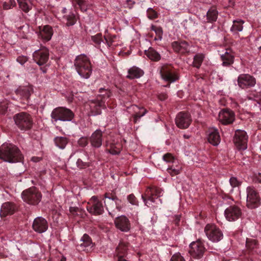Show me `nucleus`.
<instances>
[{"label":"nucleus","mask_w":261,"mask_h":261,"mask_svg":"<svg viewBox=\"0 0 261 261\" xmlns=\"http://www.w3.org/2000/svg\"><path fill=\"white\" fill-rule=\"evenodd\" d=\"M0 159L9 163L21 162L22 154L15 145L10 143H4L0 146Z\"/></svg>","instance_id":"nucleus-1"},{"label":"nucleus","mask_w":261,"mask_h":261,"mask_svg":"<svg viewBox=\"0 0 261 261\" xmlns=\"http://www.w3.org/2000/svg\"><path fill=\"white\" fill-rule=\"evenodd\" d=\"M74 65L78 74L84 79H88L92 73V67L89 59L84 54L77 56Z\"/></svg>","instance_id":"nucleus-2"},{"label":"nucleus","mask_w":261,"mask_h":261,"mask_svg":"<svg viewBox=\"0 0 261 261\" xmlns=\"http://www.w3.org/2000/svg\"><path fill=\"white\" fill-rule=\"evenodd\" d=\"M21 197L23 200L27 203L37 205L41 200L42 194L36 187H32L24 190L21 194Z\"/></svg>","instance_id":"nucleus-3"},{"label":"nucleus","mask_w":261,"mask_h":261,"mask_svg":"<svg viewBox=\"0 0 261 261\" xmlns=\"http://www.w3.org/2000/svg\"><path fill=\"white\" fill-rule=\"evenodd\" d=\"M15 124L21 130L30 129L33 125V120L30 114L26 112H20L13 116Z\"/></svg>","instance_id":"nucleus-4"},{"label":"nucleus","mask_w":261,"mask_h":261,"mask_svg":"<svg viewBox=\"0 0 261 261\" xmlns=\"http://www.w3.org/2000/svg\"><path fill=\"white\" fill-rule=\"evenodd\" d=\"M74 114L70 109L65 107H58L54 109L51 117L55 121H70L74 118Z\"/></svg>","instance_id":"nucleus-5"},{"label":"nucleus","mask_w":261,"mask_h":261,"mask_svg":"<svg viewBox=\"0 0 261 261\" xmlns=\"http://www.w3.org/2000/svg\"><path fill=\"white\" fill-rule=\"evenodd\" d=\"M247 199L246 205L250 209L257 207L260 203V198L256 189L252 186L246 189Z\"/></svg>","instance_id":"nucleus-6"},{"label":"nucleus","mask_w":261,"mask_h":261,"mask_svg":"<svg viewBox=\"0 0 261 261\" xmlns=\"http://www.w3.org/2000/svg\"><path fill=\"white\" fill-rule=\"evenodd\" d=\"M162 190L155 186L149 187L147 188L144 195H142V198L147 206H150L152 203L155 202V198L162 196Z\"/></svg>","instance_id":"nucleus-7"},{"label":"nucleus","mask_w":261,"mask_h":261,"mask_svg":"<svg viewBox=\"0 0 261 261\" xmlns=\"http://www.w3.org/2000/svg\"><path fill=\"white\" fill-rule=\"evenodd\" d=\"M205 250L203 242L201 239L192 242L189 245V253L194 258H201Z\"/></svg>","instance_id":"nucleus-8"},{"label":"nucleus","mask_w":261,"mask_h":261,"mask_svg":"<svg viewBox=\"0 0 261 261\" xmlns=\"http://www.w3.org/2000/svg\"><path fill=\"white\" fill-rule=\"evenodd\" d=\"M204 232L208 239L213 242L220 241L223 237L221 230L215 225L207 224L204 228Z\"/></svg>","instance_id":"nucleus-9"},{"label":"nucleus","mask_w":261,"mask_h":261,"mask_svg":"<svg viewBox=\"0 0 261 261\" xmlns=\"http://www.w3.org/2000/svg\"><path fill=\"white\" fill-rule=\"evenodd\" d=\"M74 155H75L76 159V166L79 169H85L91 166V162L89 159V155L87 151H81L77 154L74 153L70 156V158Z\"/></svg>","instance_id":"nucleus-10"},{"label":"nucleus","mask_w":261,"mask_h":261,"mask_svg":"<svg viewBox=\"0 0 261 261\" xmlns=\"http://www.w3.org/2000/svg\"><path fill=\"white\" fill-rule=\"evenodd\" d=\"M103 100L96 98L95 99L91 100L88 101V106L89 107V116H96L101 113V109L106 108L105 104Z\"/></svg>","instance_id":"nucleus-11"},{"label":"nucleus","mask_w":261,"mask_h":261,"mask_svg":"<svg viewBox=\"0 0 261 261\" xmlns=\"http://www.w3.org/2000/svg\"><path fill=\"white\" fill-rule=\"evenodd\" d=\"M242 212L241 208L236 205H231L227 207L224 211L226 219L229 221H234L240 218Z\"/></svg>","instance_id":"nucleus-12"},{"label":"nucleus","mask_w":261,"mask_h":261,"mask_svg":"<svg viewBox=\"0 0 261 261\" xmlns=\"http://www.w3.org/2000/svg\"><path fill=\"white\" fill-rule=\"evenodd\" d=\"M238 84L242 89H247L255 86L256 80L249 74H241L238 77Z\"/></svg>","instance_id":"nucleus-13"},{"label":"nucleus","mask_w":261,"mask_h":261,"mask_svg":"<svg viewBox=\"0 0 261 261\" xmlns=\"http://www.w3.org/2000/svg\"><path fill=\"white\" fill-rule=\"evenodd\" d=\"M34 61L39 66L45 64L49 58L48 50L46 48L35 50L33 54Z\"/></svg>","instance_id":"nucleus-14"},{"label":"nucleus","mask_w":261,"mask_h":261,"mask_svg":"<svg viewBox=\"0 0 261 261\" xmlns=\"http://www.w3.org/2000/svg\"><path fill=\"white\" fill-rule=\"evenodd\" d=\"M248 137L244 130H237L236 132L234 142L239 149L245 150L247 148Z\"/></svg>","instance_id":"nucleus-15"},{"label":"nucleus","mask_w":261,"mask_h":261,"mask_svg":"<svg viewBox=\"0 0 261 261\" xmlns=\"http://www.w3.org/2000/svg\"><path fill=\"white\" fill-rule=\"evenodd\" d=\"M218 119L224 125L231 124L234 120V114L230 110L223 109L219 113Z\"/></svg>","instance_id":"nucleus-16"},{"label":"nucleus","mask_w":261,"mask_h":261,"mask_svg":"<svg viewBox=\"0 0 261 261\" xmlns=\"http://www.w3.org/2000/svg\"><path fill=\"white\" fill-rule=\"evenodd\" d=\"M116 227L123 232H127L130 230V223L128 219L122 215L116 218L114 221Z\"/></svg>","instance_id":"nucleus-17"},{"label":"nucleus","mask_w":261,"mask_h":261,"mask_svg":"<svg viewBox=\"0 0 261 261\" xmlns=\"http://www.w3.org/2000/svg\"><path fill=\"white\" fill-rule=\"evenodd\" d=\"M33 229L38 233H43L46 231L48 228L47 221L41 217L35 218L32 225Z\"/></svg>","instance_id":"nucleus-18"},{"label":"nucleus","mask_w":261,"mask_h":261,"mask_svg":"<svg viewBox=\"0 0 261 261\" xmlns=\"http://www.w3.org/2000/svg\"><path fill=\"white\" fill-rule=\"evenodd\" d=\"M91 238L87 234H84L77 244V247L81 251H90L94 247Z\"/></svg>","instance_id":"nucleus-19"},{"label":"nucleus","mask_w":261,"mask_h":261,"mask_svg":"<svg viewBox=\"0 0 261 261\" xmlns=\"http://www.w3.org/2000/svg\"><path fill=\"white\" fill-rule=\"evenodd\" d=\"M89 141L91 146L94 148L101 147L102 142V132L100 129H96L90 137Z\"/></svg>","instance_id":"nucleus-20"},{"label":"nucleus","mask_w":261,"mask_h":261,"mask_svg":"<svg viewBox=\"0 0 261 261\" xmlns=\"http://www.w3.org/2000/svg\"><path fill=\"white\" fill-rule=\"evenodd\" d=\"M17 210V207L13 202H6L2 205L0 216L1 217H5L8 215H12Z\"/></svg>","instance_id":"nucleus-21"},{"label":"nucleus","mask_w":261,"mask_h":261,"mask_svg":"<svg viewBox=\"0 0 261 261\" xmlns=\"http://www.w3.org/2000/svg\"><path fill=\"white\" fill-rule=\"evenodd\" d=\"M160 74L162 78L168 82H173L178 79L177 74L168 67H163Z\"/></svg>","instance_id":"nucleus-22"},{"label":"nucleus","mask_w":261,"mask_h":261,"mask_svg":"<svg viewBox=\"0 0 261 261\" xmlns=\"http://www.w3.org/2000/svg\"><path fill=\"white\" fill-rule=\"evenodd\" d=\"M208 141L214 146L218 145L220 142V137L217 129L210 128L207 136Z\"/></svg>","instance_id":"nucleus-23"},{"label":"nucleus","mask_w":261,"mask_h":261,"mask_svg":"<svg viewBox=\"0 0 261 261\" xmlns=\"http://www.w3.org/2000/svg\"><path fill=\"white\" fill-rule=\"evenodd\" d=\"M87 206V210L90 214L94 215H100L104 212V208L101 202H96Z\"/></svg>","instance_id":"nucleus-24"},{"label":"nucleus","mask_w":261,"mask_h":261,"mask_svg":"<svg viewBox=\"0 0 261 261\" xmlns=\"http://www.w3.org/2000/svg\"><path fill=\"white\" fill-rule=\"evenodd\" d=\"M104 198L105 199H107L108 200H105L104 203L105 204V206L106 207L107 210L109 211V214L112 217H114L112 213L109 211V206L110 205L112 204L113 201H115V203L116 205L118 204L117 202L120 201V200L118 198L117 196L115 193H106L104 195Z\"/></svg>","instance_id":"nucleus-25"},{"label":"nucleus","mask_w":261,"mask_h":261,"mask_svg":"<svg viewBox=\"0 0 261 261\" xmlns=\"http://www.w3.org/2000/svg\"><path fill=\"white\" fill-rule=\"evenodd\" d=\"M222 65L229 66L233 63L234 55L230 49H226L225 52L221 55Z\"/></svg>","instance_id":"nucleus-26"},{"label":"nucleus","mask_w":261,"mask_h":261,"mask_svg":"<svg viewBox=\"0 0 261 261\" xmlns=\"http://www.w3.org/2000/svg\"><path fill=\"white\" fill-rule=\"evenodd\" d=\"M105 38L102 36V34L100 33L97 34L95 35L91 36V40L94 43L95 46L99 48L101 50L102 49L106 48V43H105Z\"/></svg>","instance_id":"nucleus-27"},{"label":"nucleus","mask_w":261,"mask_h":261,"mask_svg":"<svg viewBox=\"0 0 261 261\" xmlns=\"http://www.w3.org/2000/svg\"><path fill=\"white\" fill-rule=\"evenodd\" d=\"M32 88L29 86L19 87L15 91L16 94L23 99H28L32 92Z\"/></svg>","instance_id":"nucleus-28"},{"label":"nucleus","mask_w":261,"mask_h":261,"mask_svg":"<svg viewBox=\"0 0 261 261\" xmlns=\"http://www.w3.org/2000/svg\"><path fill=\"white\" fill-rule=\"evenodd\" d=\"M144 74V71L136 66H133L128 70V74L126 76L127 79L134 80L139 79Z\"/></svg>","instance_id":"nucleus-29"},{"label":"nucleus","mask_w":261,"mask_h":261,"mask_svg":"<svg viewBox=\"0 0 261 261\" xmlns=\"http://www.w3.org/2000/svg\"><path fill=\"white\" fill-rule=\"evenodd\" d=\"M218 15V12L215 8H211L209 9L206 16L203 17V21L205 22L213 23L216 21Z\"/></svg>","instance_id":"nucleus-30"},{"label":"nucleus","mask_w":261,"mask_h":261,"mask_svg":"<svg viewBox=\"0 0 261 261\" xmlns=\"http://www.w3.org/2000/svg\"><path fill=\"white\" fill-rule=\"evenodd\" d=\"M53 34L52 28L46 25L43 27V29L40 31L39 36L44 41H48L50 40Z\"/></svg>","instance_id":"nucleus-31"},{"label":"nucleus","mask_w":261,"mask_h":261,"mask_svg":"<svg viewBox=\"0 0 261 261\" xmlns=\"http://www.w3.org/2000/svg\"><path fill=\"white\" fill-rule=\"evenodd\" d=\"M191 122L190 114L188 112H180V128H186L189 127Z\"/></svg>","instance_id":"nucleus-32"},{"label":"nucleus","mask_w":261,"mask_h":261,"mask_svg":"<svg viewBox=\"0 0 261 261\" xmlns=\"http://www.w3.org/2000/svg\"><path fill=\"white\" fill-rule=\"evenodd\" d=\"M55 145L61 149L65 148L69 142V139L65 137H56L54 139Z\"/></svg>","instance_id":"nucleus-33"},{"label":"nucleus","mask_w":261,"mask_h":261,"mask_svg":"<svg viewBox=\"0 0 261 261\" xmlns=\"http://www.w3.org/2000/svg\"><path fill=\"white\" fill-rule=\"evenodd\" d=\"M128 244L127 243L120 242L116 249L117 255L118 256L120 255L125 256L128 250Z\"/></svg>","instance_id":"nucleus-34"},{"label":"nucleus","mask_w":261,"mask_h":261,"mask_svg":"<svg viewBox=\"0 0 261 261\" xmlns=\"http://www.w3.org/2000/svg\"><path fill=\"white\" fill-rule=\"evenodd\" d=\"M19 8L24 12H28L32 8L30 0H17Z\"/></svg>","instance_id":"nucleus-35"},{"label":"nucleus","mask_w":261,"mask_h":261,"mask_svg":"<svg viewBox=\"0 0 261 261\" xmlns=\"http://www.w3.org/2000/svg\"><path fill=\"white\" fill-rule=\"evenodd\" d=\"M204 58L205 55L203 54L198 53L195 55L193 58V66L197 68H199L203 62Z\"/></svg>","instance_id":"nucleus-36"},{"label":"nucleus","mask_w":261,"mask_h":261,"mask_svg":"<svg viewBox=\"0 0 261 261\" xmlns=\"http://www.w3.org/2000/svg\"><path fill=\"white\" fill-rule=\"evenodd\" d=\"M244 21L241 19L234 20L233 21V24L230 29V31L233 33H238L242 31Z\"/></svg>","instance_id":"nucleus-37"},{"label":"nucleus","mask_w":261,"mask_h":261,"mask_svg":"<svg viewBox=\"0 0 261 261\" xmlns=\"http://www.w3.org/2000/svg\"><path fill=\"white\" fill-rule=\"evenodd\" d=\"M63 19L66 25L68 27L74 25L76 21L75 16L73 13H70L68 15H64Z\"/></svg>","instance_id":"nucleus-38"},{"label":"nucleus","mask_w":261,"mask_h":261,"mask_svg":"<svg viewBox=\"0 0 261 261\" xmlns=\"http://www.w3.org/2000/svg\"><path fill=\"white\" fill-rule=\"evenodd\" d=\"M145 55L151 60L159 61L160 59V55L152 48H149L148 50H145Z\"/></svg>","instance_id":"nucleus-39"},{"label":"nucleus","mask_w":261,"mask_h":261,"mask_svg":"<svg viewBox=\"0 0 261 261\" xmlns=\"http://www.w3.org/2000/svg\"><path fill=\"white\" fill-rule=\"evenodd\" d=\"M99 91L100 94L96 98L103 100V103L105 104L106 100L111 96V92L108 89L103 88H100Z\"/></svg>","instance_id":"nucleus-40"},{"label":"nucleus","mask_w":261,"mask_h":261,"mask_svg":"<svg viewBox=\"0 0 261 261\" xmlns=\"http://www.w3.org/2000/svg\"><path fill=\"white\" fill-rule=\"evenodd\" d=\"M118 38V36L116 35H110L109 36H108L107 37H106L105 38V43H106V48H109L113 45L116 46L117 45V44H113V43H114L115 40Z\"/></svg>","instance_id":"nucleus-41"},{"label":"nucleus","mask_w":261,"mask_h":261,"mask_svg":"<svg viewBox=\"0 0 261 261\" xmlns=\"http://www.w3.org/2000/svg\"><path fill=\"white\" fill-rule=\"evenodd\" d=\"M73 4L77 5L83 12H85L87 10V6L85 0H73Z\"/></svg>","instance_id":"nucleus-42"},{"label":"nucleus","mask_w":261,"mask_h":261,"mask_svg":"<svg viewBox=\"0 0 261 261\" xmlns=\"http://www.w3.org/2000/svg\"><path fill=\"white\" fill-rule=\"evenodd\" d=\"M73 4L77 5L83 12H85L87 10V6L85 0H73Z\"/></svg>","instance_id":"nucleus-43"},{"label":"nucleus","mask_w":261,"mask_h":261,"mask_svg":"<svg viewBox=\"0 0 261 261\" xmlns=\"http://www.w3.org/2000/svg\"><path fill=\"white\" fill-rule=\"evenodd\" d=\"M191 46L185 41H180V54L189 53Z\"/></svg>","instance_id":"nucleus-44"},{"label":"nucleus","mask_w":261,"mask_h":261,"mask_svg":"<svg viewBox=\"0 0 261 261\" xmlns=\"http://www.w3.org/2000/svg\"><path fill=\"white\" fill-rule=\"evenodd\" d=\"M258 244L255 240H247L246 241V246L250 250L253 251L257 247Z\"/></svg>","instance_id":"nucleus-45"},{"label":"nucleus","mask_w":261,"mask_h":261,"mask_svg":"<svg viewBox=\"0 0 261 261\" xmlns=\"http://www.w3.org/2000/svg\"><path fill=\"white\" fill-rule=\"evenodd\" d=\"M167 170L168 173H170L172 177L179 173V168L177 166H176V167H174L173 165L170 167H169Z\"/></svg>","instance_id":"nucleus-46"},{"label":"nucleus","mask_w":261,"mask_h":261,"mask_svg":"<svg viewBox=\"0 0 261 261\" xmlns=\"http://www.w3.org/2000/svg\"><path fill=\"white\" fill-rule=\"evenodd\" d=\"M229 183L232 188H233L239 187L241 185L242 182L239 181L237 177H231L229 179Z\"/></svg>","instance_id":"nucleus-47"},{"label":"nucleus","mask_w":261,"mask_h":261,"mask_svg":"<svg viewBox=\"0 0 261 261\" xmlns=\"http://www.w3.org/2000/svg\"><path fill=\"white\" fill-rule=\"evenodd\" d=\"M143 110V112H137L133 116L134 117V123H137V121L140 119L142 116H144L145 114L147 113V110L144 109V108H142Z\"/></svg>","instance_id":"nucleus-48"},{"label":"nucleus","mask_w":261,"mask_h":261,"mask_svg":"<svg viewBox=\"0 0 261 261\" xmlns=\"http://www.w3.org/2000/svg\"><path fill=\"white\" fill-rule=\"evenodd\" d=\"M78 145L82 147L86 146L88 144V139L86 137H81L77 141Z\"/></svg>","instance_id":"nucleus-49"},{"label":"nucleus","mask_w":261,"mask_h":261,"mask_svg":"<svg viewBox=\"0 0 261 261\" xmlns=\"http://www.w3.org/2000/svg\"><path fill=\"white\" fill-rule=\"evenodd\" d=\"M127 200L130 204L133 205H138V201L134 194H131L127 196Z\"/></svg>","instance_id":"nucleus-50"},{"label":"nucleus","mask_w":261,"mask_h":261,"mask_svg":"<svg viewBox=\"0 0 261 261\" xmlns=\"http://www.w3.org/2000/svg\"><path fill=\"white\" fill-rule=\"evenodd\" d=\"M151 30L154 31L155 33L161 37L163 34V30L162 28L158 27L155 25H152L151 27Z\"/></svg>","instance_id":"nucleus-51"},{"label":"nucleus","mask_w":261,"mask_h":261,"mask_svg":"<svg viewBox=\"0 0 261 261\" xmlns=\"http://www.w3.org/2000/svg\"><path fill=\"white\" fill-rule=\"evenodd\" d=\"M109 152L114 155L118 154L120 152V149L114 145H112L109 149Z\"/></svg>","instance_id":"nucleus-52"},{"label":"nucleus","mask_w":261,"mask_h":261,"mask_svg":"<svg viewBox=\"0 0 261 261\" xmlns=\"http://www.w3.org/2000/svg\"><path fill=\"white\" fill-rule=\"evenodd\" d=\"M172 47L174 51L177 53L179 52V43L178 41H174L171 44Z\"/></svg>","instance_id":"nucleus-53"},{"label":"nucleus","mask_w":261,"mask_h":261,"mask_svg":"<svg viewBox=\"0 0 261 261\" xmlns=\"http://www.w3.org/2000/svg\"><path fill=\"white\" fill-rule=\"evenodd\" d=\"M163 160L167 162H174V161H173L174 159H173V157L172 156L171 154L170 153L165 154L164 155H163Z\"/></svg>","instance_id":"nucleus-54"},{"label":"nucleus","mask_w":261,"mask_h":261,"mask_svg":"<svg viewBox=\"0 0 261 261\" xmlns=\"http://www.w3.org/2000/svg\"><path fill=\"white\" fill-rule=\"evenodd\" d=\"M28 61V58L26 56H19L17 58V61L21 65H23Z\"/></svg>","instance_id":"nucleus-55"},{"label":"nucleus","mask_w":261,"mask_h":261,"mask_svg":"<svg viewBox=\"0 0 261 261\" xmlns=\"http://www.w3.org/2000/svg\"><path fill=\"white\" fill-rule=\"evenodd\" d=\"M79 211V207L76 206L70 207L69 212L74 216H75Z\"/></svg>","instance_id":"nucleus-56"},{"label":"nucleus","mask_w":261,"mask_h":261,"mask_svg":"<svg viewBox=\"0 0 261 261\" xmlns=\"http://www.w3.org/2000/svg\"><path fill=\"white\" fill-rule=\"evenodd\" d=\"M179 253L174 254L171 257L170 261H179Z\"/></svg>","instance_id":"nucleus-57"},{"label":"nucleus","mask_w":261,"mask_h":261,"mask_svg":"<svg viewBox=\"0 0 261 261\" xmlns=\"http://www.w3.org/2000/svg\"><path fill=\"white\" fill-rule=\"evenodd\" d=\"M96 202H101V201L98 199L97 196H92L90 199V202L91 203V204L92 203H95Z\"/></svg>","instance_id":"nucleus-58"},{"label":"nucleus","mask_w":261,"mask_h":261,"mask_svg":"<svg viewBox=\"0 0 261 261\" xmlns=\"http://www.w3.org/2000/svg\"><path fill=\"white\" fill-rule=\"evenodd\" d=\"M12 7V6L10 5L9 3H4V4H3V8L5 10H8V9H11Z\"/></svg>","instance_id":"nucleus-59"},{"label":"nucleus","mask_w":261,"mask_h":261,"mask_svg":"<svg viewBox=\"0 0 261 261\" xmlns=\"http://www.w3.org/2000/svg\"><path fill=\"white\" fill-rule=\"evenodd\" d=\"M66 98L69 102H71L73 100V94L72 92L70 93V94L69 96H67Z\"/></svg>","instance_id":"nucleus-60"},{"label":"nucleus","mask_w":261,"mask_h":261,"mask_svg":"<svg viewBox=\"0 0 261 261\" xmlns=\"http://www.w3.org/2000/svg\"><path fill=\"white\" fill-rule=\"evenodd\" d=\"M84 210L79 208V211L78 212V213L76 214V216H79L80 217H83L84 214Z\"/></svg>","instance_id":"nucleus-61"},{"label":"nucleus","mask_w":261,"mask_h":261,"mask_svg":"<svg viewBox=\"0 0 261 261\" xmlns=\"http://www.w3.org/2000/svg\"><path fill=\"white\" fill-rule=\"evenodd\" d=\"M179 114H178L176 116V117L175 119V123H176V126L179 128V118H178V116Z\"/></svg>","instance_id":"nucleus-62"},{"label":"nucleus","mask_w":261,"mask_h":261,"mask_svg":"<svg viewBox=\"0 0 261 261\" xmlns=\"http://www.w3.org/2000/svg\"><path fill=\"white\" fill-rule=\"evenodd\" d=\"M118 257V261H128L127 259H126L125 258V257H124L125 256L120 255Z\"/></svg>","instance_id":"nucleus-63"},{"label":"nucleus","mask_w":261,"mask_h":261,"mask_svg":"<svg viewBox=\"0 0 261 261\" xmlns=\"http://www.w3.org/2000/svg\"><path fill=\"white\" fill-rule=\"evenodd\" d=\"M256 100L258 101V103H261V93H259V94H258L256 96Z\"/></svg>","instance_id":"nucleus-64"}]
</instances>
